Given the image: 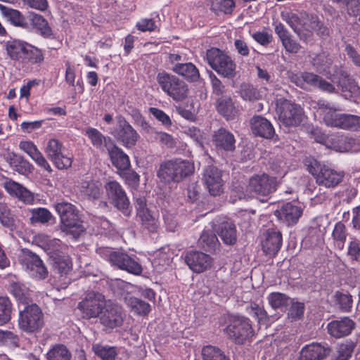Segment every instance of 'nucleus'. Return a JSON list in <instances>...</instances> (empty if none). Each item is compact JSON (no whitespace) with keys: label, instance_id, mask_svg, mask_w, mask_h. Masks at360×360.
<instances>
[{"label":"nucleus","instance_id":"f257e3e1","mask_svg":"<svg viewBox=\"0 0 360 360\" xmlns=\"http://www.w3.org/2000/svg\"><path fill=\"white\" fill-rule=\"evenodd\" d=\"M96 252L110 264L129 274L139 276L143 272V267L139 259L135 255H130L126 252L114 251L108 247L98 248Z\"/></svg>","mask_w":360,"mask_h":360},{"label":"nucleus","instance_id":"f03ea898","mask_svg":"<svg viewBox=\"0 0 360 360\" xmlns=\"http://www.w3.org/2000/svg\"><path fill=\"white\" fill-rule=\"evenodd\" d=\"M194 165L187 160L175 158L162 162L157 172L158 178L165 182L181 181L194 172Z\"/></svg>","mask_w":360,"mask_h":360},{"label":"nucleus","instance_id":"7ed1b4c3","mask_svg":"<svg viewBox=\"0 0 360 360\" xmlns=\"http://www.w3.org/2000/svg\"><path fill=\"white\" fill-rule=\"evenodd\" d=\"M304 165L307 170L314 177L316 183L326 188L335 187L344 177L342 172L336 171L313 158H306Z\"/></svg>","mask_w":360,"mask_h":360},{"label":"nucleus","instance_id":"20e7f679","mask_svg":"<svg viewBox=\"0 0 360 360\" xmlns=\"http://www.w3.org/2000/svg\"><path fill=\"white\" fill-rule=\"evenodd\" d=\"M226 323L224 332L236 345L244 344L254 335L252 322L247 317L229 315L226 318Z\"/></svg>","mask_w":360,"mask_h":360},{"label":"nucleus","instance_id":"39448f33","mask_svg":"<svg viewBox=\"0 0 360 360\" xmlns=\"http://www.w3.org/2000/svg\"><path fill=\"white\" fill-rule=\"evenodd\" d=\"M156 81L161 90L175 101H182L188 96V85L176 75L163 70L157 74Z\"/></svg>","mask_w":360,"mask_h":360},{"label":"nucleus","instance_id":"423d86ee","mask_svg":"<svg viewBox=\"0 0 360 360\" xmlns=\"http://www.w3.org/2000/svg\"><path fill=\"white\" fill-rule=\"evenodd\" d=\"M44 324V314L37 304H28L22 309H19L18 326L22 332L37 333L41 330Z\"/></svg>","mask_w":360,"mask_h":360},{"label":"nucleus","instance_id":"0eeeda50","mask_svg":"<svg viewBox=\"0 0 360 360\" xmlns=\"http://www.w3.org/2000/svg\"><path fill=\"white\" fill-rule=\"evenodd\" d=\"M277 181L276 177L270 176L266 174H255L252 176L246 187V193L238 195L240 199L250 197H266L276 190Z\"/></svg>","mask_w":360,"mask_h":360},{"label":"nucleus","instance_id":"6e6552de","mask_svg":"<svg viewBox=\"0 0 360 360\" xmlns=\"http://www.w3.org/2000/svg\"><path fill=\"white\" fill-rule=\"evenodd\" d=\"M18 263L27 274L38 280L48 277L49 271L43 261L35 252L27 248H22L18 255Z\"/></svg>","mask_w":360,"mask_h":360},{"label":"nucleus","instance_id":"1a4fd4ad","mask_svg":"<svg viewBox=\"0 0 360 360\" xmlns=\"http://www.w3.org/2000/svg\"><path fill=\"white\" fill-rule=\"evenodd\" d=\"M134 207L141 227L150 233H157L160 226L158 211L148 205L143 196L136 198Z\"/></svg>","mask_w":360,"mask_h":360},{"label":"nucleus","instance_id":"9d476101","mask_svg":"<svg viewBox=\"0 0 360 360\" xmlns=\"http://www.w3.org/2000/svg\"><path fill=\"white\" fill-rule=\"evenodd\" d=\"M107 302L102 293L89 291L78 303L77 309L84 319H98Z\"/></svg>","mask_w":360,"mask_h":360},{"label":"nucleus","instance_id":"9b49d317","mask_svg":"<svg viewBox=\"0 0 360 360\" xmlns=\"http://www.w3.org/2000/svg\"><path fill=\"white\" fill-rule=\"evenodd\" d=\"M206 60L210 66L224 77L235 75L236 64L230 56L218 48H211L206 52Z\"/></svg>","mask_w":360,"mask_h":360},{"label":"nucleus","instance_id":"f8f14e48","mask_svg":"<svg viewBox=\"0 0 360 360\" xmlns=\"http://www.w3.org/2000/svg\"><path fill=\"white\" fill-rule=\"evenodd\" d=\"M104 188L110 202L125 216L130 215V202L122 185L115 180H111L105 183Z\"/></svg>","mask_w":360,"mask_h":360},{"label":"nucleus","instance_id":"ddd939ff","mask_svg":"<svg viewBox=\"0 0 360 360\" xmlns=\"http://www.w3.org/2000/svg\"><path fill=\"white\" fill-rule=\"evenodd\" d=\"M55 209L58 214L61 223L68 228H77L79 231H84V229L80 225L79 210L77 207L63 200L55 204Z\"/></svg>","mask_w":360,"mask_h":360},{"label":"nucleus","instance_id":"4468645a","mask_svg":"<svg viewBox=\"0 0 360 360\" xmlns=\"http://www.w3.org/2000/svg\"><path fill=\"white\" fill-rule=\"evenodd\" d=\"M111 134L127 148L135 146L139 137L137 132L121 115L116 117V124L111 130Z\"/></svg>","mask_w":360,"mask_h":360},{"label":"nucleus","instance_id":"2eb2a0df","mask_svg":"<svg viewBox=\"0 0 360 360\" xmlns=\"http://www.w3.org/2000/svg\"><path fill=\"white\" fill-rule=\"evenodd\" d=\"M98 319L102 326L109 329L121 326L124 321L122 307L108 300Z\"/></svg>","mask_w":360,"mask_h":360},{"label":"nucleus","instance_id":"dca6fc26","mask_svg":"<svg viewBox=\"0 0 360 360\" xmlns=\"http://www.w3.org/2000/svg\"><path fill=\"white\" fill-rule=\"evenodd\" d=\"M45 153L58 169H67L71 167L72 160L63 153V145L57 139H50L45 149Z\"/></svg>","mask_w":360,"mask_h":360},{"label":"nucleus","instance_id":"f3484780","mask_svg":"<svg viewBox=\"0 0 360 360\" xmlns=\"http://www.w3.org/2000/svg\"><path fill=\"white\" fill-rule=\"evenodd\" d=\"M323 122L328 127L344 129H356L360 127V117L351 114H323Z\"/></svg>","mask_w":360,"mask_h":360},{"label":"nucleus","instance_id":"a211bd4d","mask_svg":"<svg viewBox=\"0 0 360 360\" xmlns=\"http://www.w3.org/2000/svg\"><path fill=\"white\" fill-rule=\"evenodd\" d=\"M202 180L210 195L217 196L223 193L222 172L217 167L208 166L204 171Z\"/></svg>","mask_w":360,"mask_h":360},{"label":"nucleus","instance_id":"6ab92c4d","mask_svg":"<svg viewBox=\"0 0 360 360\" xmlns=\"http://www.w3.org/2000/svg\"><path fill=\"white\" fill-rule=\"evenodd\" d=\"M302 208L293 203L286 202L274 212L275 216L286 226H293L297 223L302 215Z\"/></svg>","mask_w":360,"mask_h":360},{"label":"nucleus","instance_id":"aec40b11","mask_svg":"<svg viewBox=\"0 0 360 360\" xmlns=\"http://www.w3.org/2000/svg\"><path fill=\"white\" fill-rule=\"evenodd\" d=\"M185 262L195 273L209 269L212 265L211 257L200 251H189L186 254Z\"/></svg>","mask_w":360,"mask_h":360},{"label":"nucleus","instance_id":"412c9836","mask_svg":"<svg viewBox=\"0 0 360 360\" xmlns=\"http://www.w3.org/2000/svg\"><path fill=\"white\" fill-rule=\"evenodd\" d=\"M282 243V234L279 231L269 229L263 233L261 245L266 255L275 256L280 250Z\"/></svg>","mask_w":360,"mask_h":360},{"label":"nucleus","instance_id":"4be33fe9","mask_svg":"<svg viewBox=\"0 0 360 360\" xmlns=\"http://www.w3.org/2000/svg\"><path fill=\"white\" fill-rule=\"evenodd\" d=\"M337 85L346 98H356L360 95L358 83L344 70H340L338 72Z\"/></svg>","mask_w":360,"mask_h":360},{"label":"nucleus","instance_id":"5701e85b","mask_svg":"<svg viewBox=\"0 0 360 360\" xmlns=\"http://www.w3.org/2000/svg\"><path fill=\"white\" fill-rule=\"evenodd\" d=\"M355 327L356 323L349 317L345 316L340 319L330 321L328 324L327 329L331 336L341 338L349 335Z\"/></svg>","mask_w":360,"mask_h":360},{"label":"nucleus","instance_id":"b1692460","mask_svg":"<svg viewBox=\"0 0 360 360\" xmlns=\"http://www.w3.org/2000/svg\"><path fill=\"white\" fill-rule=\"evenodd\" d=\"M19 148L20 150L26 153L39 167L44 169L49 173H51L53 172L51 165L33 142L30 141H20L19 143Z\"/></svg>","mask_w":360,"mask_h":360},{"label":"nucleus","instance_id":"393cba45","mask_svg":"<svg viewBox=\"0 0 360 360\" xmlns=\"http://www.w3.org/2000/svg\"><path fill=\"white\" fill-rule=\"evenodd\" d=\"M212 141L218 150L233 152L236 149V139L229 131L220 128L213 135Z\"/></svg>","mask_w":360,"mask_h":360},{"label":"nucleus","instance_id":"a878e982","mask_svg":"<svg viewBox=\"0 0 360 360\" xmlns=\"http://www.w3.org/2000/svg\"><path fill=\"white\" fill-rule=\"evenodd\" d=\"M331 349L327 344L313 342L304 346L300 352L301 360H319L327 356Z\"/></svg>","mask_w":360,"mask_h":360},{"label":"nucleus","instance_id":"bb28decb","mask_svg":"<svg viewBox=\"0 0 360 360\" xmlns=\"http://www.w3.org/2000/svg\"><path fill=\"white\" fill-rule=\"evenodd\" d=\"M250 127L252 134L256 136L270 139L275 134L274 129L271 122L260 115H255L252 118Z\"/></svg>","mask_w":360,"mask_h":360},{"label":"nucleus","instance_id":"cd10ccee","mask_svg":"<svg viewBox=\"0 0 360 360\" xmlns=\"http://www.w3.org/2000/svg\"><path fill=\"white\" fill-rule=\"evenodd\" d=\"M4 188L11 195L16 197L19 200L23 202L25 204H34V193L30 191L22 184L15 181L9 180L5 182Z\"/></svg>","mask_w":360,"mask_h":360},{"label":"nucleus","instance_id":"c85d7f7f","mask_svg":"<svg viewBox=\"0 0 360 360\" xmlns=\"http://www.w3.org/2000/svg\"><path fill=\"white\" fill-rule=\"evenodd\" d=\"M274 30L287 52L297 53L300 50L301 45L293 39L292 36L283 24L281 22L277 23L275 25Z\"/></svg>","mask_w":360,"mask_h":360},{"label":"nucleus","instance_id":"c756f323","mask_svg":"<svg viewBox=\"0 0 360 360\" xmlns=\"http://www.w3.org/2000/svg\"><path fill=\"white\" fill-rule=\"evenodd\" d=\"M214 230L224 243L233 245L236 242V229L230 219L224 220L215 225Z\"/></svg>","mask_w":360,"mask_h":360},{"label":"nucleus","instance_id":"7c9ffc66","mask_svg":"<svg viewBox=\"0 0 360 360\" xmlns=\"http://www.w3.org/2000/svg\"><path fill=\"white\" fill-rule=\"evenodd\" d=\"M79 192L89 200L99 199L103 195L102 184L96 180H84L80 184Z\"/></svg>","mask_w":360,"mask_h":360},{"label":"nucleus","instance_id":"2f4dec72","mask_svg":"<svg viewBox=\"0 0 360 360\" xmlns=\"http://www.w3.org/2000/svg\"><path fill=\"white\" fill-rule=\"evenodd\" d=\"M108 152L112 165L117 169V172H122L131 167L129 156L123 150L112 143L108 148Z\"/></svg>","mask_w":360,"mask_h":360},{"label":"nucleus","instance_id":"473e14b6","mask_svg":"<svg viewBox=\"0 0 360 360\" xmlns=\"http://www.w3.org/2000/svg\"><path fill=\"white\" fill-rule=\"evenodd\" d=\"M27 44V42L18 39L7 41L4 44V47L8 57L11 60L22 63L23 56H25Z\"/></svg>","mask_w":360,"mask_h":360},{"label":"nucleus","instance_id":"72a5a7b5","mask_svg":"<svg viewBox=\"0 0 360 360\" xmlns=\"http://www.w3.org/2000/svg\"><path fill=\"white\" fill-rule=\"evenodd\" d=\"M171 70L191 82L198 81L200 77L198 68L192 63H176Z\"/></svg>","mask_w":360,"mask_h":360},{"label":"nucleus","instance_id":"f704fd0d","mask_svg":"<svg viewBox=\"0 0 360 360\" xmlns=\"http://www.w3.org/2000/svg\"><path fill=\"white\" fill-rule=\"evenodd\" d=\"M124 301L131 311L136 314L145 316L151 310V307L149 303L129 294L124 297Z\"/></svg>","mask_w":360,"mask_h":360},{"label":"nucleus","instance_id":"c9c22d12","mask_svg":"<svg viewBox=\"0 0 360 360\" xmlns=\"http://www.w3.org/2000/svg\"><path fill=\"white\" fill-rule=\"evenodd\" d=\"M348 236V231L346 226L342 222H337L332 231L331 237L334 248L338 250H342Z\"/></svg>","mask_w":360,"mask_h":360},{"label":"nucleus","instance_id":"e433bc0d","mask_svg":"<svg viewBox=\"0 0 360 360\" xmlns=\"http://www.w3.org/2000/svg\"><path fill=\"white\" fill-rule=\"evenodd\" d=\"M86 135L90 139L92 145L98 149H103L105 147L108 150L113 143L110 137H105L95 128L86 129Z\"/></svg>","mask_w":360,"mask_h":360},{"label":"nucleus","instance_id":"4c0bfd02","mask_svg":"<svg viewBox=\"0 0 360 360\" xmlns=\"http://www.w3.org/2000/svg\"><path fill=\"white\" fill-rule=\"evenodd\" d=\"M44 51L41 49L27 43L22 63L40 65L44 63Z\"/></svg>","mask_w":360,"mask_h":360},{"label":"nucleus","instance_id":"58836bf2","mask_svg":"<svg viewBox=\"0 0 360 360\" xmlns=\"http://www.w3.org/2000/svg\"><path fill=\"white\" fill-rule=\"evenodd\" d=\"M9 291L19 302L28 304L31 294L25 284L20 282H13L10 285Z\"/></svg>","mask_w":360,"mask_h":360},{"label":"nucleus","instance_id":"ea45409f","mask_svg":"<svg viewBox=\"0 0 360 360\" xmlns=\"http://www.w3.org/2000/svg\"><path fill=\"white\" fill-rule=\"evenodd\" d=\"M46 360H72V354L63 344H56L46 354Z\"/></svg>","mask_w":360,"mask_h":360},{"label":"nucleus","instance_id":"a19ab883","mask_svg":"<svg viewBox=\"0 0 360 360\" xmlns=\"http://www.w3.org/2000/svg\"><path fill=\"white\" fill-rule=\"evenodd\" d=\"M201 354L202 360H231L222 349L211 345L204 346Z\"/></svg>","mask_w":360,"mask_h":360},{"label":"nucleus","instance_id":"79ce46f5","mask_svg":"<svg viewBox=\"0 0 360 360\" xmlns=\"http://www.w3.org/2000/svg\"><path fill=\"white\" fill-rule=\"evenodd\" d=\"M304 22H307V28L304 29L307 31L314 30L318 35H327L328 33V28L324 26L316 15L304 14Z\"/></svg>","mask_w":360,"mask_h":360},{"label":"nucleus","instance_id":"37998d69","mask_svg":"<svg viewBox=\"0 0 360 360\" xmlns=\"http://www.w3.org/2000/svg\"><path fill=\"white\" fill-rule=\"evenodd\" d=\"M53 270L60 276L66 275L71 269V262L69 258L55 254L51 256Z\"/></svg>","mask_w":360,"mask_h":360},{"label":"nucleus","instance_id":"c03bdc74","mask_svg":"<svg viewBox=\"0 0 360 360\" xmlns=\"http://www.w3.org/2000/svg\"><path fill=\"white\" fill-rule=\"evenodd\" d=\"M32 25L40 32L44 37L52 35V30L47 20L41 15L36 13L30 15Z\"/></svg>","mask_w":360,"mask_h":360},{"label":"nucleus","instance_id":"a18cd8bd","mask_svg":"<svg viewBox=\"0 0 360 360\" xmlns=\"http://www.w3.org/2000/svg\"><path fill=\"white\" fill-rule=\"evenodd\" d=\"M283 19L288 24L295 33H300L301 30L307 29V22H304V16L300 17L297 14L288 13L283 15Z\"/></svg>","mask_w":360,"mask_h":360},{"label":"nucleus","instance_id":"49530a36","mask_svg":"<svg viewBox=\"0 0 360 360\" xmlns=\"http://www.w3.org/2000/svg\"><path fill=\"white\" fill-rule=\"evenodd\" d=\"M267 300L271 307L274 309L286 307L292 302L291 298L287 295L278 292L270 293Z\"/></svg>","mask_w":360,"mask_h":360},{"label":"nucleus","instance_id":"de8ad7c7","mask_svg":"<svg viewBox=\"0 0 360 360\" xmlns=\"http://www.w3.org/2000/svg\"><path fill=\"white\" fill-rule=\"evenodd\" d=\"M31 217L30 218V224H34L37 223L46 224L53 217L51 212L44 207H38L30 209Z\"/></svg>","mask_w":360,"mask_h":360},{"label":"nucleus","instance_id":"09e8293b","mask_svg":"<svg viewBox=\"0 0 360 360\" xmlns=\"http://www.w3.org/2000/svg\"><path fill=\"white\" fill-rule=\"evenodd\" d=\"M235 7V0H214L212 3L211 10L217 15L232 14Z\"/></svg>","mask_w":360,"mask_h":360},{"label":"nucleus","instance_id":"8fccbe9b","mask_svg":"<svg viewBox=\"0 0 360 360\" xmlns=\"http://www.w3.org/2000/svg\"><path fill=\"white\" fill-rule=\"evenodd\" d=\"M335 304L342 312H349L353 304L352 296L349 293L336 291L334 295Z\"/></svg>","mask_w":360,"mask_h":360},{"label":"nucleus","instance_id":"3c124183","mask_svg":"<svg viewBox=\"0 0 360 360\" xmlns=\"http://www.w3.org/2000/svg\"><path fill=\"white\" fill-rule=\"evenodd\" d=\"M13 305L7 297H0V326L8 323L11 319Z\"/></svg>","mask_w":360,"mask_h":360},{"label":"nucleus","instance_id":"603ef678","mask_svg":"<svg viewBox=\"0 0 360 360\" xmlns=\"http://www.w3.org/2000/svg\"><path fill=\"white\" fill-rule=\"evenodd\" d=\"M355 347V342L352 340H346L340 344L337 349V356L332 360H349L352 357Z\"/></svg>","mask_w":360,"mask_h":360},{"label":"nucleus","instance_id":"864d4df0","mask_svg":"<svg viewBox=\"0 0 360 360\" xmlns=\"http://www.w3.org/2000/svg\"><path fill=\"white\" fill-rule=\"evenodd\" d=\"M199 243L203 249L207 251H212L215 250L219 244V240L216 235L212 231H205L200 237Z\"/></svg>","mask_w":360,"mask_h":360},{"label":"nucleus","instance_id":"5fc2aeb1","mask_svg":"<svg viewBox=\"0 0 360 360\" xmlns=\"http://www.w3.org/2000/svg\"><path fill=\"white\" fill-rule=\"evenodd\" d=\"M239 93L243 99L246 101H255L261 98L259 90L250 83L241 84Z\"/></svg>","mask_w":360,"mask_h":360},{"label":"nucleus","instance_id":"6e6d98bb","mask_svg":"<svg viewBox=\"0 0 360 360\" xmlns=\"http://www.w3.org/2000/svg\"><path fill=\"white\" fill-rule=\"evenodd\" d=\"M300 106L290 101L281 98L276 101V112H300Z\"/></svg>","mask_w":360,"mask_h":360},{"label":"nucleus","instance_id":"4d7b16f0","mask_svg":"<svg viewBox=\"0 0 360 360\" xmlns=\"http://www.w3.org/2000/svg\"><path fill=\"white\" fill-rule=\"evenodd\" d=\"M93 350L102 360H114L117 356L114 347L97 345L93 347Z\"/></svg>","mask_w":360,"mask_h":360},{"label":"nucleus","instance_id":"13d9d810","mask_svg":"<svg viewBox=\"0 0 360 360\" xmlns=\"http://www.w3.org/2000/svg\"><path fill=\"white\" fill-rule=\"evenodd\" d=\"M248 311L257 319L259 323L266 324L269 321L267 312L263 307L259 306L257 303H251L248 307Z\"/></svg>","mask_w":360,"mask_h":360},{"label":"nucleus","instance_id":"bf43d9fd","mask_svg":"<svg viewBox=\"0 0 360 360\" xmlns=\"http://www.w3.org/2000/svg\"><path fill=\"white\" fill-rule=\"evenodd\" d=\"M5 15L15 26L26 27L28 25L26 18L18 10L6 9Z\"/></svg>","mask_w":360,"mask_h":360},{"label":"nucleus","instance_id":"052dcab7","mask_svg":"<svg viewBox=\"0 0 360 360\" xmlns=\"http://www.w3.org/2000/svg\"><path fill=\"white\" fill-rule=\"evenodd\" d=\"M216 108L218 112H232L235 106L231 97L226 95L219 96L216 103Z\"/></svg>","mask_w":360,"mask_h":360},{"label":"nucleus","instance_id":"680f3d73","mask_svg":"<svg viewBox=\"0 0 360 360\" xmlns=\"http://www.w3.org/2000/svg\"><path fill=\"white\" fill-rule=\"evenodd\" d=\"M347 255L352 262L360 261V239L355 237L351 238L348 243Z\"/></svg>","mask_w":360,"mask_h":360},{"label":"nucleus","instance_id":"e2e57ef3","mask_svg":"<svg viewBox=\"0 0 360 360\" xmlns=\"http://www.w3.org/2000/svg\"><path fill=\"white\" fill-rule=\"evenodd\" d=\"M278 120L287 127H295L302 121L304 114H278Z\"/></svg>","mask_w":360,"mask_h":360},{"label":"nucleus","instance_id":"0e129e2a","mask_svg":"<svg viewBox=\"0 0 360 360\" xmlns=\"http://www.w3.org/2000/svg\"><path fill=\"white\" fill-rule=\"evenodd\" d=\"M13 169L22 175H27L32 172L33 165L24 157L20 156L12 167Z\"/></svg>","mask_w":360,"mask_h":360},{"label":"nucleus","instance_id":"69168bd1","mask_svg":"<svg viewBox=\"0 0 360 360\" xmlns=\"http://www.w3.org/2000/svg\"><path fill=\"white\" fill-rule=\"evenodd\" d=\"M0 222L7 228H13L14 226V219L8 209V206L4 203L0 202Z\"/></svg>","mask_w":360,"mask_h":360},{"label":"nucleus","instance_id":"338daca9","mask_svg":"<svg viewBox=\"0 0 360 360\" xmlns=\"http://www.w3.org/2000/svg\"><path fill=\"white\" fill-rule=\"evenodd\" d=\"M118 174L124 179L126 183L129 186H136L139 184L140 180L139 175L131 169L130 167L122 172H117Z\"/></svg>","mask_w":360,"mask_h":360},{"label":"nucleus","instance_id":"774afa93","mask_svg":"<svg viewBox=\"0 0 360 360\" xmlns=\"http://www.w3.org/2000/svg\"><path fill=\"white\" fill-rule=\"evenodd\" d=\"M288 313V316L293 321L300 319L304 315V304L302 302H292Z\"/></svg>","mask_w":360,"mask_h":360}]
</instances>
